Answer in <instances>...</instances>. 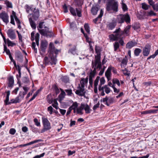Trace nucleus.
Here are the masks:
<instances>
[{
  "mask_svg": "<svg viewBox=\"0 0 158 158\" xmlns=\"http://www.w3.org/2000/svg\"><path fill=\"white\" fill-rule=\"evenodd\" d=\"M158 111V109L157 110H145L141 112V114H156L157 113Z\"/></svg>",
  "mask_w": 158,
  "mask_h": 158,
  "instance_id": "obj_22",
  "label": "nucleus"
},
{
  "mask_svg": "<svg viewBox=\"0 0 158 158\" xmlns=\"http://www.w3.org/2000/svg\"><path fill=\"white\" fill-rule=\"evenodd\" d=\"M95 52L97 54H100V47L97 46V45L95 46Z\"/></svg>",
  "mask_w": 158,
  "mask_h": 158,
  "instance_id": "obj_52",
  "label": "nucleus"
},
{
  "mask_svg": "<svg viewBox=\"0 0 158 158\" xmlns=\"http://www.w3.org/2000/svg\"><path fill=\"white\" fill-rule=\"evenodd\" d=\"M100 78V77L98 76L97 77L94 82V86H97L98 84V82Z\"/></svg>",
  "mask_w": 158,
  "mask_h": 158,
  "instance_id": "obj_48",
  "label": "nucleus"
},
{
  "mask_svg": "<svg viewBox=\"0 0 158 158\" xmlns=\"http://www.w3.org/2000/svg\"><path fill=\"white\" fill-rule=\"evenodd\" d=\"M47 43L46 41H42L41 42L40 49L43 52H44L45 51V49L47 48Z\"/></svg>",
  "mask_w": 158,
  "mask_h": 158,
  "instance_id": "obj_20",
  "label": "nucleus"
},
{
  "mask_svg": "<svg viewBox=\"0 0 158 158\" xmlns=\"http://www.w3.org/2000/svg\"><path fill=\"white\" fill-rule=\"evenodd\" d=\"M111 70L112 67L111 66H110L108 67L107 69L105 72V76L107 78L108 81H109L111 79L110 77L111 76Z\"/></svg>",
  "mask_w": 158,
  "mask_h": 158,
  "instance_id": "obj_17",
  "label": "nucleus"
},
{
  "mask_svg": "<svg viewBox=\"0 0 158 158\" xmlns=\"http://www.w3.org/2000/svg\"><path fill=\"white\" fill-rule=\"evenodd\" d=\"M61 91V92L60 94L59 95L58 98H59L60 101H61L64 98L65 95V92L61 89H60Z\"/></svg>",
  "mask_w": 158,
  "mask_h": 158,
  "instance_id": "obj_31",
  "label": "nucleus"
},
{
  "mask_svg": "<svg viewBox=\"0 0 158 158\" xmlns=\"http://www.w3.org/2000/svg\"><path fill=\"white\" fill-rule=\"evenodd\" d=\"M118 2L114 0H109L106 4V9L109 11L111 10L117 12L118 10Z\"/></svg>",
  "mask_w": 158,
  "mask_h": 158,
  "instance_id": "obj_3",
  "label": "nucleus"
},
{
  "mask_svg": "<svg viewBox=\"0 0 158 158\" xmlns=\"http://www.w3.org/2000/svg\"><path fill=\"white\" fill-rule=\"evenodd\" d=\"M78 106V104L77 102H75L73 103L72 105L69 108L72 110L73 109H77Z\"/></svg>",
  "mask_w": 158,
  "mask_h": 158,
  "instance_id": "obj_38",
  "label": "nucleus"
},
{
  "mask_svg": "<svg viewBox=\"0 0 158 158\" xmlns=\"http://www.w3.org/2000/svg\"><path fill=\"white\" fill-rule=\"evenodd\" d=\"M78 7L76 8V10L73 7L70 6L69 8V11L71 14L74 16H76L77 14L79 17H81L82 16L81 11L82 7L81 6H78Z\"/></svg>",
  "mask_w": 158,
  "mask_h": 158,
  "instance_id": "obj_8",
  "label": "nucleus"
},
{
  "mask_svg": "<svg viewBox=\"0 0 158 158\" xmlns=\"http://www.w3.org/2000/svg\"><path fill=\"white\" fill-rule=\"evenodd\" d=\"M6 43L7 44L8 46L13 47L14 45H15V43H13L11 41H10L8 39H7Z\"/></svg>",
  "mask_w": 158,
  "mask_h": 158,
  "instance_id": "obj_39",
  "label": "nucleus"
},
{
  "mask_svg": "<svg viewBox=\"0 0 158 158\" xmlns=\"http://www.w3.org/2000/svg\"><path fill=\"white\" fill-rule=\"evenodd\" d=\"M137 44V43L135 42V41L131 40L129 41L127 44L126 46V48L131 49L132 47L135 46Z\"/></svg>",
  "mask_w": 158,
  "mask_h": 158,
  "instance_id": "obj_18",
  "label": "nucleus"
},
{
  "mask_svg": "<svg viewBox=\"0 0 158 158\" xmlns=\"http://www.w3.org/2000/svg\"><path fill=\"white\" fill-rule=\"evenodd\" d=\"M114 51H116L119 48V44L118 42H115L114 44Z\"/></svg>",
  "mask_w": 158,
  "mask_h": 158,
  "instance_id": "obj_41",
  "label": "nucleus"
},
{
  "mask_svg": "<svg viewBox=\"0 0 158 158\" xmlns=\"http://www.w3.org/2000/svg\"><path fill=\"white\" fill-rule=\"evenodd\" d=\"M42 88H40V89L38 90L33 95L35 97H36L38 94L40 92L42 89Z\"/></svg>",
  "mask_w": 158,
  "mask_h": 158,
  "instance_id": "obj_58",
  "label": "nucleus"
},
{
  "mask_svg": "<svg viewBox=\"0 0 158 158\" xmlns=\"http://www.w3.org/2000/svg\"><path fill=\"white\" fill-rule=\"evenodd\" d=\"M85 93L84 88L81 87L80 84H79L77 89L75 91L76 94L80 96H83L85 94Z\"/></svg>",
  "mask_w": 158,
  "mask_h": 158,
  "instance_id": "obj_10",
  "label": "nucleus"
},
{
  "mask_svg": "<svg viewBox=\"0 0 158 158\" xmlns=\"http://www.w3.org/2000/svg\"><path fill=\"white\" fill-rule=\"evenodd\" d=\"M131 27V25H128L127 26L125 29H124L123 31V34H126V35H129V30L130 29Z\"/></svg>",
  "mask_w": 158,
  "mask_h": 158,
  "instance_id": "obj_28",
  "label": "nucleus"
},
{
  "mask_svg": "<svg viewBox=\"0 0 158 158\" xmlns=\"http://www.w3.org/2000/svg\"><path fill=\"white\" fill-rule=\"evenodd\" d=\"M103 15V11L102 10H101L99 15L98 16L94 19H93V22L95 24L100 23L101 20V17Z\"/></svg>",
  "mask_w": 158,
  "mask_h": 158,
  "instance_id": "obj_19",
  "label": "nucleus"
},
{
  "mask_svg": "<svg viewBox=\"0 0 158 158\" xmlns=\"http://www.w3.org/2000/svg\"><path fill=\"white\" fill-rule=\"evenodd\" d=\"M75 6L76 7L81 6L83 4V0H74Z\"/></svg>",
  "mask_w": 158,
  "mask_h": 158,
  "instance_id": "obj_27",
  "label": "nucleus"
},
{
  "mask_svg": "<svg viewBox=\"0 0 158 158\" xmlns=\"http://www.w3.org/2000/svg\"><path fill=\"white\" fill-rule=\"evenodd\" d=\"M95 61L92 62V67H96L99 68V69H101L102 63L101 61L100 54H97V55L95 56Z\"/></svg>",
  "mask_w": 158,
  "mask_h": 158,
  "instance_id": "obj_5",
  "label": "nucleus"
},
{
  "mask_svg": "<svg viewBox=\"0 0 158 158\" xmlns=\"http://www.w3.org/2000/svg\"><path fill=\"white\" fill-rule=\"evenodd\" d=\"M5 3L6 5V6L8 8H12L13 6L11 2H10L9 1L6 0L5 1Z\"/></svg>",
  "mask_w": 158,
  "mask_h": 158,
  "instance_id": "obj_40",
  "label": "nucleus"
},
{
  "mask_svg": "<svg viewBox=\"0 0 158 158\" xmlns=\"http://www.w3.org/2000/svg\"><path fill=\"white\" fill-rule=\"evenodd\" d=\"M103 88V90L99 91L101 92L100 95L102 96L105 95V94L104 92V89H105L106 93L107 94H109L110 91V89L107 87V85H105L103 86H102Z\"/></svg>",
  "mask_w": 158,
  "mask_h": 158,
  "instance_id": "obj_14",
  "label": "nucleus"
},
{
  "mask_svg": "<svg viewBox=\"0 0 158 158\" xmlns=\"http://www.w3.org/2000/svg\"><path fill=\"white\" fill-rule=\"evenodd\" d=\"M99 8L96 6H93L91 10V12L93 15H95L97 14Z\"/></svg>",
  "mask_w": 158,
  "mask_h": 158,
  "instance_id": "obj_25",
  "label": "nucleus"
},
{
  "mask_svg": "<svg viewBox=\"0 0 158 158\" xmlns=\"http://www.w3.org/2000/svg\"><path fill=\"white\" fill-rule=\"evenodd\" d=\"M53 108L51 106H50L48 107L47 110L49 112L50 114H52L53 112Z\"/></svg>",
  "mask_w": 158,
  "mask_h": 158,
  "instance_id": "obj_51",
  "label": "nucleus"
},
{
  "mask_svg": "<svg viewBox=\"0 0 158 158\" xmlns=\"http://www.w3.org/2000/svg\"><path fill=\"white\" fill-rule=\"evenodd\" d=\"M153 9L156 11H158V2L156 3L153 6Z\"/></svg>",
  "mask_w": 158,
  "mask_h": 158,
  "instance_id": "obj_53",
  "label": "nucleus"
},
{
  "mask_svg": "<svg viewBox=\"0 0 158 158\" xmlns=\"http://www.w3.org/2000/svg\"><path fill=\"white\" fill-rule=\"evenodd\" d=\"M14 16L13 15H11L10 16V23L12 24L13 25H15V23L14 21Z\"/></svg>",
  "mask_w": 158,
  "mask_h": 158,
  "instance_id": "obj_61",
  "label": "nucleus"
},
{
  "mask_svg": "<svg viewBox=\"0 0 158 158\" xmlns=\"http://www.w3.org/2000/svg\"><path fill=\"white\" fill-rule=\"evenodd\" d=\"M151 46L149 44H147L143 49V55L144 56H147L149 54Z\"/></svg>",
  "mask_w": 158,
  "mask_h": 158,
  "instance_id": "obj_11",
  "label": "nucleus"
},
{
  "mask_svg": "<svg viewBox=\"0 0 158 158\" xmlns=\"http://www.w3.org/2000/svg\"><path fill=\"white\" fill-rule=\"evenodd\" d=\"M58 50L56 49L53 44L51 42L49 45L48 56H45L44 59L43 63L45 65L49 64L51 65H56L57 61L56 54Z\"/></svg>",
  "mask_w": 158,
  "mask_h": 158,
  "instance_id": "obj_1",
  "label": "nucleus"
},
{
  "mask_svg": "<svg viewBox=\"0 0 158 158\" xmlns=\"http://www.w3.org/2000/svg\"><path fill=\"white\" fill-rule=\"evenodd\" d=\"M156 15V13H154L153 11L151 10L149 12H145L144 15L147 16H155Z\"/></svg>",
  "mask_w": 158,
  "mask_h": 158,
  "instance_id": "obj_32",
  "label": "nucleus"
},
{
  "mask_svg": "<svg viewBox=\"0 0 158 158\" xmlns=\"http://www.w3.org/2000/svg\"><path fill=\"white\" fill-rule=\"evenodd\" d=\"M82 106H83V109H84L86 114H89L90 112V111L91 110H90V107L87 104L86 105L83 104Z\"/></svg>",
  "mask_w": 158,
  "mask_h": 158,
  "instance_id": "obj_26",
  "label": "nucleus"
},
{
  "mask_svg": "<svg viewBox=\"0 0 158 158\" xmlns=\"http://www.w3.org/2000/svg\"><path fill=\"white\" fill-rule=\"evenodd\" d=\"M34 122L35 123V124L37 126H40V123L38 122V119L37 118H34Z\"/></svg>",
  "mask_w": 158,
  "mask_h": 158,
  "instance_id": "obj_50",
  "label": "nucleus"
},
{
  "mask_svg": "<svg viewBox=\"0 0 158 158\" xmlns=\"http://www.w3.org/2000/svg\"><path fill=\"white\" fill-rule=\"evenodd\" d=\"M123 74L125 76H129L130 74V72H128L127 69L125 68L123 70Z\"/></svg>",
  "mask_w": 158,
  "mask_h": 158,
  "instance_id": "obj_46",
  "label": "nucleus"
},
{
  "mask_svg": "<svg viewBox=\"0 0 158 158\" xmlns=\"http://www.w3.org/2000/svg\"><path fill=\"white\" fill-rule=\"evenodd\" d=\"M12 14L14 16V17L15 19V21H16V23L18 24H20L21 22H20V20L18 19L17 16H16V15L15 12L14 11H13L12 12Z\"/></svg>",
  "mask_w": 158,
  "mask_h": 158,
  "instance_id": "obj_36",
  "label": "nucleus"
},
{
  "mask_svg": "<svg viewBox=\"0 0 158 158\" xmlns=\"http://www.w3.org/2000/svg\"><path fill=\"white\" fill-rule=\"evenodd\" d=\"M84 28L86 31L87 32V33L89 34H90L89 27L88 24L85 23V24Z\"/></svg>",
  "mask_w": 158,
  "mask_h": 158,
  "instance_id": "obj_42",
  "label": "nucleus"
},
{
  "mask_svg": "<svg viewBox=\"0 0 158 158\" xmlns=\"http://www.w3.org/2000/svg\"><path fill=\"white\" fill-rule=\"evenodd\" d=\"M149 7V6L146 4L145 3L142 4V8L145 10H148Z\"/></svg>",
  "mask_w": 158,
  "mask_h": 158,
  "instance_id": "obj_45",
  "label": "nucleus"
},
{
  "mask_svg": "<svg viewBox=\"0 0 158 158\" xmlns=\"http://www.w3.org/2000/svg\"><path fill=\"white\" fill-rule=\"evenodd\" d=\"M116 21L118 23L122 24L124 21L127 23L130 22V17L128 14H120L117 16Z\"/></svg>",
  "mask_w": 158,
  "mask_h": 158,
  "instance_id": "obj_4",
  "label": "nucleus"
},
{
  "mask_svg": "<svg viewBox=\"0 0 158 158\" xmlns=\"http://www.w3.org/2000/svg\"><path fill=\"white\" fill-rule=\"evenodd\" d=\"M7 80L8 81V87L11 88L13 87L14 81V77L13 76H10L7 78Z\"/></svg>",
  "mask_w": 158,
  "mask_h": 158,
  "instance_id": "obj_15",
  "label": "nucleus"
},
{
  "mask_svg": "<svg viewBox=\"0 0 158 158\" xmlns=\"http://www.w3.org/2000/svg\"><path fill=\"white\" fill-rule=\"evenodd\" d=\"M122 6L123 10L124 11H126L127 10V6L125 4L123 3Z\"/></svg>",
  "mask_w": 158,
  "mask_h": 158,
  "instance_id": "obj_59",
  "label": "nucleus"
},
{
  "mask_svg": "<svg viewBox=\"0 0 158 158\" xmlns=\"http://www.w3.org/2000/svg\"><path fill=\"white\" fill-rule=\"evenodd\" d=\"M41 141V139H38V140H35L34 141H32L31 142L29 143H27V146L31 144H32L34 143H36L37 142H39Z\"/></svg>",
  "mask_w": 158,
  "mask_h": 158,
  "instance_id": "obj_49",
  "label": "nucleus"
},
{
  "mask_svg": "<svg viewBox=\"0 0 158 158\" xmlns=\"http://www.w3.org/2000/svg\"><path fill=\"white\" fill-rule=\"evenodd\" d=\"M40 16L39 11L38 9H34L33 11V14L32 15L31 17L29 18V21L32 28L33 29H35L36 28V24L33 19L36 21L38 19Z\"/></svg>",
  "mask_w": 158,
  "mask_h": 158,
  "instance_id": "obj_2",
  "label": "nucleus"
},
{
  "mask_svg": "<svg viewBox=\"0 0 158 158\" xmlns=\"http://www.w3.org/2000/svg\"><path fill=\"white\" fill-rule=\"evenodd\" d=\"M114 34L111 35L112 37L111 38V39L114 40H117L118 38H120L124 34L123 31L120 28L116 29L114 32Z\"/></svg>",
  "mask_w": 158,
  "mask_h": 158,
  "instance_id": "obj_9",
  "label": "nucleus"
},
{
  "mask_svg": "<svg viewBox=\"0 0 158 158\" xmlns=\"http://www.w3.org/2000/svg\"><path fill=\"white\" fill-rule=\"evenodd\" d=\"M105 82V81L104 77H102L100 79V84L98 86V90H103V88L102 86V85H103Z\"/></svg>",
  "mask_w": 158,
  "mask_h": 158,
  "instance_id": "obj_24",
  "label": "nucleus"
},
{
  "mask_svg": "<svg viewBox=\"0 0 158 158\" xmlns=\"http://www.w3.org/2000/svg\"><path fill=\"white\" fill-rule=\"evenodd\" d=\"M63 8L64 10V12L65 13H67L68 12V10L67 8V7L65 4H64L63 6Z\"/></svg>",
  "mask_w": 158,
  "mask_h": 158,
  "instance_id": "obj_60",
  "label": "nucleus"
},
{
  "mask_svg": "<svg viewBox=\"0 0 158 158\" xmlns=\"http://www.w3.org/2000/svg\"><path fill=\"white\" fill-rule=\"evenodd\" d=\"M5 92L6 93V96L4 102L5 103L6 105H8V103L9 102V96L10 94V91L8 90Z\"/></svg>",
  "mask_w": 158,
  "mask_h": 158,
  "instance_id": "obj_30",
  "label": "nucleus"
},
{
  "mask_svg": "<svg viewBox=\"0 0 158 158\" xmlns=\"http://www.w3.org/2000/svg\"><path fill=\"white\" fill-rule=\"evenodd\" d=\"M16 132V130L14 128H11L9 131V133L10 134L14 135Z\"/></svg>",
  "mask_w": 158,
  "mask_h": 158,
  "instance_id": "obj_55",
  "label": "nucleus"
},
{
  "mask_svg": "<svg viewBox=\"0 0 158 158\" xmlns=\"http://www.w3.org/2000/svg\"><path fill=\"white\" fill-rule=\"evenodd\" d=\"M142 50L139 48H136L134 50V54L135 56H138L141 52Z\"/></svg>",
  "mask_w": 158,
  "mask_h": 158,
  "instance_id": "obj_37",
  "label": "nucleus"
},
{
  "mask_svg": "<svg viewBox=\"0 0 158 158\" xmlns=\"http://www.w3.org/2000/svg\"><path fill=\"white\" fill-rule=\"evenodd\" d=\"M40 37V34L39 33H37L35 35V38L33 37V38L31 37V40L32 41H33L35 40L36 43L37 45L38 46L39 45V39Z\"/></svg>",
  "mask_w": 158,
  "mask_h": 158,
  "instance_id": "obj_23",
  "label": "nucleus"
},
{
  "mask_svg": "<svg viewBox=\"0 0 158 158\" xmlns=\"http://www.w3.org/2000/svg\"><path fill=\"white\" fill-rule=\"evenodd\" d=\"M116 25V22L115 21L112 22H108L107 25V27L109 30H112L115 28Z\"/></svg>",
  "mask_w": 158,
  "mask_h": 158,
  "instance_id": "obj_16",
  "label": "nucleus"
},
{
  "mask_svg": "<svg viewBox=\"0 0 158 158\" xmlns=\"http://www.w3.org/2000/svg\"><path fill=\"white\" fill-rule=\"evenodd\" d=\"M65 91L68 95L70 96L73 94L71 89H65Z\"/></svg>",
  "mask_w": 158,
  "mask_h": 158,
  "instance_id": "obj_57",
  "label": "nucleus"
},
{
  "mask_svg": "<svg viewBox=\"0 0 158 158\" xmlns=\"http://www.w3.org/2000/svg\"><path fill=\"white\" fill-rule=\"evenodd\" d=\"M35 42H33L32 44V48L34 49L35 53H36L37 52V49L35 48Z\"/></svg>",
  "mask_w": 158,
  "mask_h": 158,
  "instance_id": "obj_54",
  "label": "nucleus"
},
{
  "mask_svg": "<svg viewBox=\"0 0 158 158\" xmlns=\"http://www.w3.org/2000/svg\"><path fill=\"white\" fill-rule=\"evenodd\" d=\"M114 102V98L112 97L108 98V100L106 102V105L109 106L110 104L113 103Z\"/></svg>",
  "mask_w": 158,
  "mask_h": 158,
  "instance_id": "obj_33",
  "label": "nucleus"
},
{
  "mask_svg": "<svg viewBox=\"0 0 158 158\" xmlns=\"http://www.w3.org/2000/svg\"><path fill=\"white\" fill-rule=\"evenodd\" d=\"M76 50V46L75 45L72 46L71 48H70L68 51L69 53H71L72 54L75 53Z\"/></svg>",
  "mask_w": 158,
  "mask_h": 158,
  "instance_id": "obj_35",
  "label": "nucleus"
},
{
  "mask_svg": "<svg viewBox=\"0 0 158 158\" xmlns=\"http://www.w3.org/2000/svg\"><path fill=\"white\" fill-rule=\"evenodd\" d=\"M100 105L99 102H98L97 104H95L94 106L93 107V109L94 110H96L99 107Z\"/></svg>",
  "mask_w": 158,
  "mask_h": 158,
  "instance_id": "obj_63",
  "label": "nucleus"
},
{
  "mask_svg": "<svg viewBox=\"0 0 158 158\" xmlns=\"http://www.w3.org/2000/svg\"><path fill=\"white\" fill-rule=\"evenodd\" d=\"M132 28L135 30H137L140 28V26L139 24L135 23L134 25L132 26Z\"/></svg>",
  "mask_w": 158,
  "mask_h": 158,
  "instance_id": "obj_44",
  "label": "nucleus"
},
{
  "mask_svg": "<svg viewBox=\"0 0 158 158\" xmlns=\"http://www.w3.org/2000/svg\"><path fill=\"white\" fill-rule=\"evenodd\" d=\"M0 18L6 24L8 23L9 16L8 14L5 12H2L0 14Z\"/></svg>",
  "mask_w": 158,
  "mask_h": 158,
  "instance_id": "obj_12",
  "label": "nucleus"
},
{
  "mask_svg": "<svg viewBox=\"0 0 158 158\" xmlns=\"http://www.w3.org/2000/svg\"><path fill=\"white\" fill-rule=\"evenodd\" d=\"M7 34L8 36L11 39H15L16 38L15 32L12 29H8L7 31Z\"/></svg>",
  "mask_w": 158,
  "mask_h": 158,
  "instance_id": "obj_13",
  "label": "nucleus"
},
{
  "mask_svg": "<svg viewBox=\"0 0 158 158\" xmlns=\"http://www.w3.org/2000/svg\"><path fill=\"white\" fill-rule=\"evenodd\" d=\"M43 128L41 130V133H43L45 131L50 129L51 128V124L47 118H42Z\"/></svg>",
  "mask_w": 158,
  "mask_h": 158,
  "instance_id": "obj_7",
  "label": "nucleus"
},
{
  "mask_svg": "<svg viewBox=\"0 0 158 158\" xmlns=\"http://www.w3.org/2000/svg\"><path fill=\"white\" fill-rule=\"evenodd\" d=\"M15 103H19L20 102L21 99L19 98V96H18L15 99Z\"/></svg>",
  "mask_w": 158,
  "mask_h": 158,
  "instance_id": "obj_62",
  "label": "nucleus"
},
{
  "mask_svg": "<svg viewBox=\"0 0 158 158\" xmlns=\"http://www.w3.org/2000/svg\"><path fill=\"white\" fill-rule=\"evenodd\" d=\"M45 153H43L40 155H37L34 156L33 158H40L43 157L45 155Z\"/></svg>",
  "mask_w": 158,
  "mask_h": 158,
  "instance_id": "obj_64",
  "label": "nucleus"
},
{
  "mask_svg": "<svg viewBox=\"0 0 158 158\" xmlns=\"http://www.w3.org/2000/svg\"><path fill=\"white\" fill-rule=\"evenodd\" d=\"M82 104H81V106L78 108L77 109V114H83V113L82 110L83 109V106H82Z\"/></svg>",
  "mask_w": 158,
  "mask_h": 158,
  "instance_id": "obj_34",
  "label": "nucleus"
},
{
  "mask_svg": "<svg viewBox=\"0 0 158 158\" xmlns=\"http://www.w3.org/2000/svg\"><path fill=\"white\" fill-rule=\"evenodd\" d=\"M44 23V22H40L38 26L37 27V28L38 29H42L43 27V25Z\"/></svg>",
  "mask_w": 158,
  "mask_h": 158,
  "instance_id": "obj_56",
  "label": "nucleus"
},
{
  "mask_svg": "<svg viewBox=\"0 0 158 158\" xmlns=\"http://www.w3.org/2000/svg\"><path fill=\"white\" fill-rule=\"evenodd\" d=\"M92 68L94 69V70L93 71L91 70V72L90 73L89 75V78L93 79V78L94 77L97 73L96 70L98 69H99V68H98L96 67H94L93 68L92 67Z\"/></svg>",
  "mask_w": 158,
  "mask_h": 158,
  "instance_id": "obj_21",
  "label": "nucleus"
},
{
  "mask_svg": "<svg viewBox=\"0 0 158 158\" xmlns=\"http://www.w3.org/2000/svg\"><path fill=\"white\" fill-rule=\"evenodd\" d=\"M128 60L127 57L125 56V57L122 60L121 63L122 64L126 65L127 64Z\"/></svg>",
  "mask_w": 158,
  "mask_h": 158,
  "instance_id": "obj_47",
  "label": "nucleus"
},
{
  "mask_svg": "<svg viewBox=\"0 0 158 158\" xmlns=\"http://www.w3.org/2000/svg\"><path fill=\"white\" fill-rule=\"evenodd\" d=\"M38 30L41 35L47 37H51L54 35L53 32L52 31H49V28L46 27H45L43 29H38Z\"/></svg>",
  "mask_w": 158,
  "mask_h": 158,
  "instance_id": "obj_6",
  "label": "nucleus"
},
{
  "mask_svg": "<svg viewBox=\"0 0 158 158\" xmlns=\"http://www.w3.org/2000/svg\"><path fill=\"white\" fill-rule=\"evenodd\" d=\"M112 82L114 84H117L118 86H120V83L119 80L117 78L113 79Z\"/></svg>",
  "mask_w": 158,
  "mask_h": 158,
  "instance_id": "obj_43",
  "label": "nucleus"
},
{
  "mask_svg": "<svg viewBox=\"0 0 158 158\" xmlns=\"http://www.w3.org/2000/svg\"><path fill=\"white\" fill-rule=\"evenodd\" d=\"M88 82V78L86 79L82 78L80 81V83L81 85V87L82 88L85 87V85Z\"/></svg>",
  "mask_w": 158,
  "mask_h": 158,
  "instance_id": "obj_29",
  "label": "nucleus"
}]
</instances>
